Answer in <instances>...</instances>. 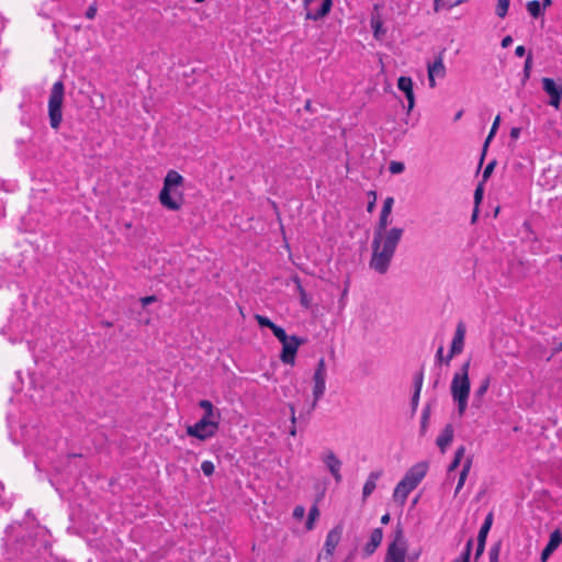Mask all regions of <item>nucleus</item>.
<instances>
[{"mask_svg": "<svg viewBox=\"0 0 562 562\" xmlns=\"http://www.w3.org/2000/svg\"><path fill=\"white\" fill-rule=\"evenodd\" d=\"M424 381V369L422 368L417 373L414 375V391L420 392Z\"/></svg>", "mask_w": 562, "mask_h": 562, "instance_id": "58836bf2", "label": "nucleus"}, {"mask_svg": "<svg viewBox=\"0 0 562 562\" xmlns=\"http://www.w3.org/2000/svg\"><path fill=\"white\" fill-rule=\"evenodd\" d=\"M97 14V7L94 4L90 5L86 11V16L88 19H93Z\"/></svg>", "mask_w": 562, "mask_h": 562, "instance_id": "3c124183", "label": "nucleus"}, {"mask_svg": "<svg viewBox=\"0 0 562 562\" xmlns=\"http://www.w3.org/2000/svg\"><path fill=\"white\" fill-rule=\"evenodd\" d=\"M520 132H521V128L520 127H512L510 130V138L512 139H517L520 135Z\"/></svg>", "mask_w": 562, "mask_h": 562, "instance_id": "864d4df0", "label": "nucleus"}, {"mask_svg": "<svg viewBox=\"0 0 562 562\" xmlns=\"http://www.w3.org/2000/svg\"><path fill=\"white\" fill-rule=\"evenodd\" d=\"M348 283H349V280L346 281V286H345V290L342 291V296L346 295L348 292Z\"/></svg>", "mask_w": 562, "mask_h": 562, "instance_id": "69168bd1", "label": "nucleus"}, {"mask_svg": "<svg viewBox=\"0 0 562 562\" xmlns=\"http://www.w3.org/2000/svg\"><path fill=\"white\" fill-rule=\"evenodd\" d=\"M319 516V510L316 504H314L308 512L307 520L305 522V528L307 530H312L314 528V522L316 518Z\"/></svg>", "mask_w": 562, "mask_h": 562, "instance_id": "c756f323", "label": "nucleus"}, {"mask_svg": "<svg viewBox=\"0 0 562 562\" xmlns=\"http://www.w3.org/2000/svg\"><path fill=\"white\" fill-rule=\"evenodd\" d=\"M405 169V166L403 162L401 161H391L390 165H389V171L392 173V175H398V173H402Z\"/></svg>", "mask_w": 562, "mask_h": 562, "instance_id": "e433bc0d", "label": "nucleus"}, {"mask_svg": "<svg viewBox=\"0 0 562 562\" xmlns=\"http://www.w3.org/2000/svg\"><path fill=\"white\" fill-rule=\"evenodd\" d=\"M562 351V341L553 348V355Z\"/></svg>", "mask_w": 562, "mask_h": 562, "instance_id": "680f3d73", "label": "nucleus"}, {"mask_svg": "<svg viewBox=\"0 0 562 562\" xmlns=\"http://www.w3.org/2000/svg\"><path fill=\"white\" fill-rule=\"evenodd\" d=\"M431 415V404L427 403L422 412L419 436L424 437L427 432Z\"/></svg>", "mask_w": 562, "mask_h": 562, "instance_id": "b1692460", "label": "nucleus"}, {"mask_svg": "<svg viewBox=\"0 0 562 562\" xmlns=\"http://www.w3.org/2000/svg\"><path fill=\"white\" fill-rule=\"evenodd\" d=\"M383 474V471L382 470H378V471H372L364 485H363V488H362V497L363 499H366L367 497H369L373 491L375 490L376 487V481L382 476Z\"/></svg>", "mask_w": 562, "mask_h": 562, "instance_id": "aec40b11", "label": "nucleus"}, {"mask_svg": "<svg viewBox=\"0 0 562 562\" xmlns=\"http://www.w3.org/2000/svg\"><path fill=\"white\" fill-rule=\"evenodd\" d=\"M183 177L176 170H169L164 179L159 192V202L170 211H179L184 202L183 193L179 188L183 184Z\"/></svg>", "mask_w": 562, "mask_h": 562, "instance_id": "7ed1b4c3", "label": "nucleus"}, {"mask_svg": "<svg viewBox=\"0 0 562 562\" xmlns=\"http://www.w3.org/2000/svg\"><path fill=\"white\" fill-rule=\"evenodd\" d=\"M427 471L428 463L425 461L418 462L409 468L394 488V502L403 506L408 494L418 486L422 480L426 476Z\"/></svg>", "mask_w": 562, "mask_h": 562, "instance_id": "39448f33", "label": "nucleus"}, {"mask_svg": "<svg viewBox=\"0 0 562 562\" xmlns=\"http://www.w3.org/2000/svg\"><path fill=\"white\" fill-rule=\"evenodd\" d=\"M313 403L308 407V414L315 409L317 402L323 397L326 390V375H314Z\"/></svg>", "mask_w": 562, "mask_h": 562, "instance_id": "2eb2a0df", "label": "nucleus"}, {"mask_svg": "<svg viewBox=\"0 0 562 562\" xmlns=\"http://www.w3.org/2000/svg\"><path fill=\"white\" fill-rule=\"evenodd\" d=\"M383 539V530L382 528H375L372 530L370 535L369 541L363 547V555L370 557L372 555L378 547L381 544Z\"/></svg>", "mask_w": 562, "mask_h": 562, "instance_id": "f3484780", "label": "nucleus"}, {"mask_svg": "<svg viewBox=\"0 0 562 562\" xmlns=\"http://www.w3.org/2000/svg\"><path fill=\"white\" fill-rule=\"evenodd\" d=\"M453 435V426L451 424H447L441 434L436 439V445L438 446L441 453H445L448 446L452 442Z\"/></svg>", "mask_w": 562, "mask_h": 562, "instance_id": "6ab92c4d", "label": "nucleus"}, {"mask_svg": "<svg viewBox=\"0 0 562 562\" xmlns=\"http://www.w3.org/2000/svg\"><path fill=\"white\" fill-rule=\"evenodd\" d=\"M531 66H532V56L531 54H529L525 60V65H524V82L526 80L529 79L530 77V71H531Z\"/></svg>", "mask_w": 562, "mask_h": 562, "instance_id": "79ce46f5", "label": "nucleus"}, {"mask_svg": "<svg viewBox=\"0 0 562 562\" xmlns=\"http://www.w3.org/2000/svg\"><path fill=\"white\" fill-rule=\"evenodd\" d=\"M490 383L491 378L488 375L481 381L479 387L475 390L473 394L472 406L476 408H480L482 406L483 396L487 392Z\"/></svg>", "mask_w": 562, "mask_h": 562, "instance_id": "412c9836", "label": "nucleus"}, {"mask_svg": "<svg viewBox=\"0 0 562 562\" xmlns=\"http://www.w3.org/2000/svg\"><path fill=\"white\" fill-rule=\"evenodd\" d=\"M464 453H465L464 446H460L457 448V450L454 452V457H453L451 463L448 465V469H447L448 474L458 469V467L460 465V463L462 461V458L464 457Z\"/></svg>", "mask_w": 562, "mask_h": 562, "instance_id": "bb28decb", "label": "nucleus"}, {"mask_svg": "<svg viewBox=\"0 0 562 562\" xmlns=\"http://www.w3.org/2000/svg\"><path fill=\"white\" fill-rule=\"evenodd\" d=\"M391 520V516L389 513L384 514L382 517H381V524L383 525H387Z\"/></svg>", "mask_w": 562, "mask_h": 562, "instance_id": "13d9d810", "label": "nucleus"}, {"mask_svg": "<svg viewBox=\"0 0 562 562\" xmlns=\"http://www.w3.org/2000/svg\"><path fill=\"white\" fill-rule=\"evenodd\" d=\"M305 515V508L302 505H297L293 509V517L295 519H302Z\"/></svg>", "mask_w": 562, "mask_h": 562, "instance_id": "8fccbe9b", "label": "nucleus"}, {"mask_svg": "<svg viewBox=\"0 0 562 562\" xmlns=\"http://www.w3.org/2000/svg\"><path fill=\"white\" fill-rule=\"evenodd\" d=\"M307 341L306 338L296 335L290 336L288 339L282 341V351L280 353V360L284 364L293 366L295 363L296 352L300 346Z\"/></svg>", "mask_w": 562, "mask_h": 562, "instance_id": "1a4fd4ad", "label": "nucleus"}, {"mask_svg": "<svg viewBox=\"0 0 562 562\" xmlns=\"http://www.w3.org/2000/svg\"><path fill=\"white\" fill-rule=\"evenodd\" d=\"M479 206L474 205L473 213L471 216V223L474 224L479 217Z\"/></svg>", "mask_w": 562, "mask_h": 562, "instance_id": "4d7b16f0", "label": "nucleus"}, {"mask_svg": "<svg viewBox=\"0 0 562 562\" xmlns=\"http://www.w3.org/2000/svg\"><path fill=\"white\" fill-rule=\"evenodd\" d=\"M552 5V0H542L541 7L543 8V11Z\"/></svg>", "mask_w": 562, "mask_h": 562, "instance_id": "052dcab7", "label": "nucleus"}, {"mask_svg": "<svg viewBox=\"0 0 562 562\" xmlns=\"http://www.w3.org/2000/svg\"><path fill=\"white\" fill-rule=\"evenodd\" d=\"M463 2H464V0H447V1H445V0H435L434 1V10L436 12H438L440 10V8H442V7L451 9V8L457 7V5H459V4L463 3Z\"/></svg>", "mask_w": 562, "mask_h": 562, "instance_id": "c85d7f7f", "label": "nucleus"}, {"mask_svg": "<svg viewBox=\"0 0 562 562\" xmlns=\"http://www.w3.org/2000/svg\"><path fill=\"white\" fill-rule=\"evenodd\" d=\"M483 183L484 182H480L476 188H475V191H474V205L479 206L480 203L482 202L483 200V195H484V188H483Z\"/></svg>", "mask_w": 562, "mask_h": 562, "instance_id": "a19ab883", "label": "nucleus"}, {"mask_svg": "<svg viewBox=\"0 0 562 562\" xmlns=\"http://www.w3.org/2000/svg\"><path fill=\"white\" fill-rule=\"evenodd\" d=\"M453 562H461L460 557L456 559Z\"/></svg>", "mask_w": 562, "mask_h": 562, "instance_id": "774afa93", "label": "nucleus"}, {"mask_svg": "<svg viewBox=\"0 0 562 562\" xmlns=\"http://www.w3.org/2000/svg\"><path fill=\"white\" fill-rule=\"evenodd\" d=\"M397 88L404 92L406 100H407V114L412 112V110L415 106V94H414V83L411 77L408 76H401L397 79Z\"/></svg>", "mask_w": 562, "mask_h": 562, "instance_id": "ddd939ff", "label": "nucleus"}, {"mask_svg": "<svg viewBox=\"0 0 562 562\" xmlns=\"http://www.w3.org/2000/svg\"><path fill=\"white\" fill-rule=\"evenodd\" d=\"M525 54H526V48H525V46L519 45V46H517V47H516V49H515V55H516V56H518V57H522V56H525Z\"/></svg>", "mask_w": 562, "mask_h": 562, "instance_id": "6e6d98bb", "label": "nucleus"}, {"mask_svg": "<svg viewBox=\"0 0 562 562\" xmlns=\"http://www.w3.org/2000/svg\"><path fill=\"white\" fill-rule=\"evenodd\" d=\"M499 124H501V115H496L493 124H492V127H491V131L487 135V137L485 138V142L483 144V149H482V155H481V159H480V164H479V168L482 166L483 164V160H484V157L486 155V150H487V147H488V144L493 139V137L495 136L498 127H499Z\"/></svg>", "mask_w": 562, "mask_h": 562, "instance_id": "4be33fe9", "label": "nucleus"}, {"mask_svg": "<svg viewBox=\"0 0 562 562\" xmlns=\"http://www.w3.org/2000/svg\"><path fill=\"white\" fill-rule=\"evenodd\" d=\"M304 109L308 112H313V108H312V101L311 100H306L305 104H304Z\"/></svg>", "mask_w": 562, "mask_h": 562, "instance_id": "bf43d9fd", "label": "nucleus"}, {"mask_svg": "<svg viewBox=\"0 0 562 562\" xmlns=\"http://www.w3.org/2000/svg\"><path fill=\"white\" fill-rule=\"evenodd\" d=\"M462 111H459L456 115H454V121H458L461 116H462Z\"/></svg>", "mask_w": 562, "mask_h": 562, "instance_id": "0e129e2a", "label": "nucleus"}, {"mask_svg": "<svg viewBox=\"0 0 562 562\" xmlns=\"http://www.w3.org/2000/svg\"><path fill=\"white\" fill-rule=\"evenodd\" d=\"M155 301H156L155 295L143 296V307H146L147 305H149L150 303H153Z\"/></svg>", "mask_w": 562, "mask_h": 562, "instance_id": "5fc2aeb1", "label": "nucleus"}, {"mask_svg": "<svg viewBox=\"0 0 562 562\" xmlns=\"http://www.w3.org/2000/svg\"><path fill=\"white\" fill-rule=\"evenodd\" d=\"M342 529V525H337L328 531L324 543V558H331V555L334 554V551L341 539Z\"/></svg>", "mask_w": 562, "mask_h": 562, "instance_id": "4468645a", "label": "nucleus"}, {"mask_svg": "<svg viewBox=\"0 0 562 562\" xmlns=\"http://www.w3.org/2000/svg\"><path fill=\"white\" fill-rule=\"evenodd\" d=\"M406 547L404 530L398 522L393 533V541L389 544L385 562H405Z\"/></svg>", "mask_w": 562, "mask_h": 562, "instance_id": "0eeeda50", "label": "nucleus"}, {"mask_svg": "<svg viewBox=\"0 0 562 562\" xmlns=\"http://www.w3.org/2000/svg\"><path fill=\"white\" fill-rule=\"evenodd\" d=\"M438 383H439V378L435 380V382H434V385H432V386H434V387H437V386H438Z\"/></svg>", "mask_w": 562, "mask_h": 562, "instance_id": "338daca9", "label": "nucleus"}, {"mask_svg": "<svg viewBox=\"0 0 562 562\" xmlns=\"http://www.w3.org/2000/svg\"><path fill=\"white\" fill-rule=\"evenodd\" d=\"M293 281L296 285L297 292L300 293L301 305L304 306L305 308L310 307V299L307 297V294L302 285L301 279L297 276H295L293 278Z\"/></svg>", "mask_w": 562, "mask_h": 562, "instance_id": "cd10ccee", "label": "nucleus"}, {"mask_svg": "<svg viewBox=\"0 0 562 562\" xmlns=\"http://www.w3.org/2000/svg\"><path fill=\"white\" fill-rule=\"evenodd\" d=\"M435 363L437 366L446 364V356L443 355V346H440L435 355Z\"/></svg>", "mask_w": 562, "mask_h": 562, "instance_id": "37998d69", "label": "nucleus"}, {"mask_svg": "<svg viewBox=\"0 0 562 562\" xmlns=\"http://www.w3.org/2000/svg\"><path fill=\"white\" fill-rule=\"evenodd\" d=\"M445 52L446 49L439 52V54L435 57L434 63L428 64V81L430 88L436 86L435 77L443 78L446 76V67L443 65Z\"/></svg>", "mask_w": 562, "mask_h": 562, "instance_id": "f8f14e48", "label": "nucleus"}, {"mask_svg": "<svg viewBox=\"0 0 562 562\" xmlns=\"http://www.w3.org/2000/svg\"><path fill=\"white\" fill-rule=\"evenodd\" d=\"M512 43H513V38H512V36H510V35H507V36H505V37L502 40L501 45H502V47H503V48H507L508 46H510V45H512Z\"/></svg>", "mask_w": 562, "mask_h": 562, "instance_id": "603ef678", "label": "nucleus"}, {"mask_svg": "<svg viewBox=\"0 0 562 562\" xmlns=\"http://www.w3.org/2000/svg\"><path fill=\"white\" fill-rule=\"evenodd\" d=\"M472 547H473V539L470 538L465 543L464 550L460 554L461 562H470Z\"/></svg>", "mask_w": 562, "mask_h": 562, "instance_id": "72a5a7b5", "label": "nucleus"}, {"mask_svg": "<svg viewBox=\"0 0 562 562\" xmlns=\"http://www.w3.org/2000/svg\"><path fill=\"white\" fill-rule=\"evenodd\" d=\"M465 327L463 323H459L456 328V333L450 345L448 355L446 356V366H449L451 359L454 356L460 355L464 348Z\"/></svg>", "mask_w": 562, "mask_h": 562, "instance_id": "9b49d317", "label": "nucleus"}, {"mask_svg": "<svg viewBox=\"0 0 562 562\" xmlns=\"http://www.w3.org/2000/svg\"><path fill=\"white\" fill-rule=\"evenodd\" d=\"M542 89L550 97L549 104L554 109H559L562 100V85L554 79L542 78Z\"/></svg>", "mask_w": 562, "mask_h": 562, "instance_id": "9d476101", "label": "nucleus"}, {"mask_svg": "<svg viewBox=\"0 0 562 562\" xmlns=\"http://www.w3.org/2000/svg\"><path fill=\"white\" fill-rule=\"evenodd\" d=\"M502 542L497 541L495 542L490 551H488V558L490 562H498L499 553H501Z\"/></svg>", "mask_w": 562, "mask_h": 562, "instance_id": "2f4dec72", "label": "nucleus"}, {"mask_svg": "<svg viewBox=\"0 0 562 562\" xmlns=\"http://www.w3.org/2000/svg\"><path fill=\"white\" fill-rule=\"evenodd\" d=\"M492 524H493V513L490 512L485 519H484V522L482 524L480 530H479V535H477V540L479 541H484L486 542V539H487V535L491 530V527H492Z\"/></svg>", "mask_w": 562, "mask_h": 562, "instance_id": "393cba45", "label": "nucleus"}, {"mask_svg": "<svg viewBox=\"0 0 562 562\" xmlns=\"http://www.w3.org/2000/svg\"><path fill=\"white\" fill-rule=\"evenodd\" d=\"M201 470L205 476H211L215 471L214 463L212 461L205 460L201 463Z\"/></svg>", "mask_w": 562, "mask_h": 562, "instance_id": "ea45409f", "label": "nucleus"}, {"mask_svg": "<svg viewBox=\"0 0 562 562\" xmlns=\"http://www.w3.org/2000/svg\"><path fill=\"white\" fill-rule=\"evenodd\" d=\"M289 407H290V411H291V422H292V424H295L297 419H299L301 423L307 424L308 418H310V415H311V414H308V409L306 411V413H305V414H304V413H301V414L299 415V417L296 418V416H295V408H294V406H293V405H290Z\"/></svg>", "mask_w": 562, "mask_h": 562, "instance_id": "473e14b6", "label": "nucleus"}, {"mask_svg": "<svg viewBox=\"0 0 562 562\" xmlns=\"http://www.w3.org/2000/svg\"><path fill=\"white\" fill-rule=\"evenodd\" d=\"M420 392L414 391L411 400L412 414L416 413L419 403Z\"/></svg>", "mask_w": 562, "mask_h": 562, "instance_id": "49530a36", "label": "nucleus"}, {"mask_svg": "<svg viewBox=\"0 0 562 562\" xmlns=\"http://www.w3.org/2000/svg\"><path fill=\"white\" fill-rule=\"evenodd\" d=\"M303 4L306 11L305 19L318 21L330 12L333 0H304Z\"/></svg>", "mask_w": 562, "mask_h": 562, "instance_id": "6e6552de", "label": "nucleus"}, {"mask_svg": "<svg viewBox=\"0 0 562 562\" xmlns=\"http://www.w3.org/2000/svg\"><path fill=\"white\" fill-rule=\"evenodd\" d=\"M526 9L528 13L533 18L538 19L544 15L543 8L541 7V2L538 0L528 1L526 4Z\"/></svg>", "mask_w": 562, "mask_h": 562, "instance_id": "a878e982", "label": "nucleus"}, {"mask_svg": "<svg viewBox=\"0 0 562 562\" xmlns=\"http://www.w3.org/2000/svg\"><path fill=\"white\" fill-rule=\"evenodd\" d=\"M509 5H510V0H497L495 14L498 18L504 19L508 13Z\"/></svg>", "mask_w": 562, "mask_h": 562, "instance_id": "7c9ffc66", "label": "nucleus"}, {"mask_svg": "<svg viewBox=\"0 0 562 562\" xmlns=\"http://www.w3.org/2000/svg\"><path fill=\"white\" fill-rule=\"evenodd\" d=\"M471 465H472V457H469L464 461L462 470L460 472L458 484H457V487H456V491H454V495H457L460 492V490L463 487V485L465 483V480H467V476H468V474L470 472Z\"/></svg>", "mask_w": 562, "mask_h": 562, "instance_id": "5701e85b", "label": "nucleus"}, {"mask_svg": "<svg viewBox=\"0 0 562 562\" xmlns=\"http://www.w3.org/2000/svg\"><path fill=\"white\" fill-rule=\"evenodd\" d=\"M369 196H372V199L368 202V205H367V211L369 213H372L374 207H375V202H376V193L375 191H369L368 193Z\"/></svg>", "mask_w": 562, "mask_h": 562, "instance_id": "de8ad7c7", "label": "nucleus"}, {"mask_svg": "<svg viewBox=\"0 0 562 562\" xmlns=\"http://www.w3.org/2000/svg\"><path fill=\"white\" fill-rule=\"evenodd\" d=\"M271 331L273 333V335L277 337V339L282 342L284 341L285 339H288L290 336H288V334L285 333L284 328H282L281 326L274 324L272 327H271Z\"/></svg>", "mask_w": 562, "mask_h": 562, "instance_id": "f704fd0d", "label": "nucleus"}, {"mask_svg": "<svg viewBox=\"0 0 562 562\" xmlns=\"http://www.w3.org/2000/svg\"><path fill=\"white\" fill-rule=\"evenodd\" d=\"M64 101V83L56 81L50 90L48 100V116L50 127L57 130L63 120L61 105Z\"/></svg>", "mask_w": 562, "mask_h": 562, "instance_id": "423d86ee", "label": "nucleus"}, {"mask_svg": "<svg viewBox=\"0 0 562 562\" xmlns=\"http://www.w3.org/2000/svg\"><path fill=\"white\" fill-rule=\"evenodd\" d=\"M324 463L328 468L335 481L337 483H340L342 479L340 474L341 461L336 457V454L333 451H329L326 454V457L324 458Z\"/></svg>", "mask_w": 562, "mask_h": 562, "instance_id": "a211bd4d", "label": "nucleus"}, {"mask_svg": "<svg viewBox=\"0 0 562 562\" xmlns=\"http://www.w3.org/2000/svg\"><path fill=\"white\" fill-rule=\"evenodd\" d=\"M496 164H497V162H496V160H495V159H493V160H491V161L485 166V168H484V170H483V175H482V182H485V181L491 177V175H492V173H493V171H494V168H495Z\"/></svg>", "mask_w": 562, "mask_h": 562, "instance_id": "4c0bfd02", "label": "nucleus"}, {"mask_svg": "<svg viewBox=\"0 0 562 562\" xmlns=\"http://www.w3.org/2000/svg\"><path fill=\"white\" fill-rule=\"evenodd\" d=\"M255 318L260 327H266V328L271 329V327L274 325V323L267 316L256 314Z\"/></svg>", "mask_w": 562, "mask_h": 562, "instance_id": "c9c22d12", "label": "nucleus"}, {"mask_svg": "<svg viewBox=\"0 0 562 562\" xmlns=\"http://www.w3.org/2000/svg\"><path fill=\"white\" fill-rule=\"evenodd\" d=\"M561 543H562V532L559 529H557L551 532L549 541L541 552L540 560L542 562H546Z\"/></svg>", "mask_w": 562, "mask_h": 562, "instance_id": "dca6fc26", "label": "nucleus"}, {"mask_svg": "<svg viewBox=\"0 0 562 562\" xmlns=\"http://www.w3.org/2000/svg\"><path fill=\"white\" fill-rule=\"evenodd\" d=\"M485 543L484 541H479L477 540V544H476V550H475V553H474V562H477L479 559L482 557V554L484 553V550H485Z\"/></svg>", "mask_w": 562, "mask_h": 562, "instance_id": "a18cd8bd", "label": "nucleus"}, {"mask_svg": "<svg viewBox=\"0 0 562 562\" xmlns=\"http://www.w3.org/2000/svg\"><path fill=\"white\" fill-rule=\"evenodd\" d=\"M314 375H326V364L324 358L318 360Z\"/></svg>", "mask_w": 562, "mask_h": 562, "instance_id": "c03bdc74", "label": "nucleus"}, {"mask_svg": "<svg viewBox=\"0 0 562 562\" xmlns=\"http://www.w3.org/2000/svg\"><path fill=\"white\" fill-rule=\"evenodd\" d=\"M393 204V196H387L384 200L379 221L373 232L371 244L372 255L369 267L379 274H385L389 271L396 248L404 234V229L401 227L387 228L391 223L390 215Z\"/></svg>", "mask_w": 562, "mask_h": 562, "instance_id": "f257e3e1", "label": "nucleus"}, {"mask_svg": "<svg viewBox=\"0 0 562 562\" xmlns=\"http://www.w3.org/2000/svg\"><path fill=\"white\" fill-rule=\"evenodd\" d=\"M289 434H290L291 436H295V435H296V428H295V426H294V425L291 427V429H290Z\"/></svg>", "mask_w": 562, "mask_h": 562, "instance_id": "e2e57ef3", "label": "nucleus"}, {"mask_svg": "<svg viewBox=\"0 0 562 562\" xmlns=\"http://www.w3.org/2000/svg\"><path fill=\"white\" fill-rule=\"evenodd\" d=\"M371 26L373 29V33H374V36L378 37L379 35V32L381 31V27H382V22L380 19H374L372 18L371 19Z\"/></svg>", "mask_w": 562, "mask_h": 562, "instance_id": "09e8293b", "label": "nucleus"}, {"mask_svg": "<svg viewBox=\"0 0 562 562\" xmlns=\"http://www.w3.org/2000/svg\"><path fill=\"white\" fill-rule=\"evenodd\" d=\"M199 406L204 411L203 416L194 425L187 426V435L205 441L216 435L221 423V412L211 401L201 400Z\"/></svg>", "mask_w": 562, "mask_h": 562, "instance_id": "f03ea898", "label": "nucleus"}, {"mask_svg": "<svg viewBox=\"0 0 562 562\" xmlns=\"http://www.w3.org/2000/svg\"><path fill=\"white\" fill-rule=\"evenodd\" d=\"M471 359H468L453 374L450 392L452 400L457 403L458 415L462 417L468 408V402L471 391V382L469 378Z\"/></svg>", "mask_w": 562, "mask_h": 562, "instance_id": "20e7f679", "label": "nucleus"}]
</instances>
